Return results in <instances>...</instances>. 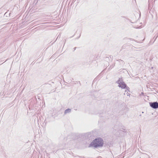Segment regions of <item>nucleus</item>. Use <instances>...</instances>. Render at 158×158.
Wrapping results in <instances>:
<instances>
[{"label": "nucleus", "instance_id": "3", "mask_svg": "<svg viewBox=\"0 0 158 158\" xmlns=\"http://www.w3.org/2000/svg\"><path fill=\"white\" fill-rule=\"evenodd\" d=\"M150 106L153 109H157L158 108V102H151L149 103Z\"/></svg>", "mask_w": 158, "mask_h": 158}, {"label": "nucleus", "instance_id": "2", "mask_svg": "<svg viewBox=\"0 0 158 158\" xmlns=\"http://www.w3.org/2000/svg\"><path fill=\"white\" fill-rule=\"evenodd\" d=\"M117 83L118 84V86L123 89L126 88L127 90H128L129 88L121 80H119L117 81Z\"/></svg>", "mask_w": 158, "mask_h": 158}, {"label": "nucleus", "instance_id": "1", "mask_svg": "<svg viewBox=\"0 0 158 158\" xmlns=\"http://www.w3.org/2000/svg\"><path fill=\"white\" fill-rule=\"evenodd\" d=\"M103 140L100 138H97L91 143L89 147H101L103 144Z\"/></svg>", "mask_w": 158, "mask_h": 158}, {"label": "nucleus", "instance_id": "4", "mask_svg": "<svg viewBox=\"0 0 158 158\" xmlns=\"http://www.w3.org/2000/svg\"><path fill=\"white\" fill-rule=\"evenodd\" d=\"M71 111V109H68L64 111V114H66L67 113L70 112Z\"/></svg>", "mask_w": 158, "mask_h": 158}, {"label": "nucleus", "instance_id": "5", "mask_svg": "<svg viewBox=\"0 0 158 158\" xmlns=\"http://www.w3.org/2000/svg\"><path fill=\"white\" fill-rule=\"evenodd\" d=\"M128 93V92H127V90H126L125 91V92H124V94H127V95H128V94H127Z\"/></svg>", "mask_w": 158, "mask_h": 158}]
</instances>
